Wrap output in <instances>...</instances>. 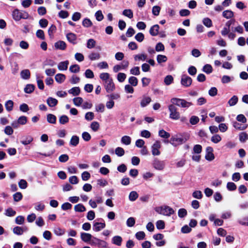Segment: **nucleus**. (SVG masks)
Masks as SVG:
<instances>
[{
  "label": "nucleus",
  "mask_w": 248,
  "mask_h": 248,
  "mask_svg": "<svg viewBox=\"0 0 248 248\" xmlns=\"http://www.w3.org/2000/svg\"><path fill=\"white\" fill-rule=\"evenodd\" d=\"M189 139L188 134H178L171 137L170 143L173 146H177L185 143Z\"/></svg>",
  "instance_id": "obj_1"
},
{
  "label": "nucleus",
  "mask_w": 248,
  "mask_h": 248,
  "mask_svg": "<svg viewBox=\"0 0 248 248\" xmlns=\"http://www.w3.org/2000/svg\"><path fill=\"white\" fill-rule=\"evenodd\" d=\"M155 210L157 213L166 216H170L174 213L172 208L167 205L156 207Z\"/></svg>",
  "instance_id": "obj_2"
},
{
  "label": "nucleus",
  "mask_w": 248,
  "mask_h": 248,
  "mask_svg": "<svg viewBox=\"0 0 248 248\" xmlns=\"http://www.w3.org/2000/svg\"><path fill=\"white\" fill-rule=\"evenodd\" d=\"M169 110L170 112V118L173 120H178L180 117V113L177 111V108L173 105L169 106Z\"/></svg>",
  "instance_id": "obj_3"
},
{
  "label": "nucleus",
  "mask_w": 248,
  "mask_h": 248,
  "mask_svg": "<svg viewBox=\"0 0 248 248\" xmlns=\"http://www.w3.org/2000/svg\"><path fill=\"white\" fill-rule=\"evenodd\" d=\"M161 148V143L156 140L152 146V153L153 155H159L160 154L159 149Z\"/></svg>",
  "instance_id": "obj_4"
},
{
  "label": "nucleus",
  "mask_w": 248,
  "mask_h": 248,
  "mask_svg": "<svg viewBox=\"0 0 248 248\" xmlns=\"http://www.w3.org/2000/svg\"><path fill=\"white\" fill-rule=\"evenodd\" d=\"M104 87L107 93H110L113 92L115 89V85L112 79L107 81L104 83Z\"/></svg>",
  "instance_id": "obj_5"
},
{
  "label": "nucleus",
  "mask_w": 248,
  "mask_h": 248,
  "mask_svg": "<svg viewBox=\"0 0 248 248\" xmlns=\"http://www.w3.org/2000/svg\"><path fill=\"white\" fill-rule=\"evenodd\" d=\"M192 80L191 78L186 75L182 76L181 83L182 85L186 87H189L192 83Z\"/></svg>",
  "instance_id": "obj_6"
},
{
  "label": "nucleus",
  "mask_w": 248,
  "mask_h": 248,
  "mask_svg": "<svg viewBox=\"0 0 248 248\" xmlns=\"http://www.w3.org/2000/svg\"><path fill=\"white\" fill-rule=\"evenodd\" d=\"M153 166L155 169L158 170H162L164 169L165 163L163 161H160L157 158H155L153 162Z\"/></svg>",
  "instance_id": "obj_7"
},
{
  "label": "nucleus",
  "mask_w": 248,
  "mask_h": 248,
  "mask_svg": "<svg viewBox=\"0 0 248 248\" xmlns=\"http://www.w3.org/2000/svg\"><path fill=\"white\" fill-rule=\"evenodd\" d=\"M33 140V138L30 135L24 136L22 137V140L20 141L21 143L26 145L30 144Z\"/></svg>",
  "instance_id": "obj_8"
},
{
  "label": "nucleus",
  "mask_w": 248,
  "mask_h": 248,
  "mask_svg": "<svg viewBox=\"0 0 248 248\" xmlns=\"http://www.w3.org/2000/svg\"><path fill=\"white\" fill-rule=\"evenodd\" d=\"M80 237L83 241L86 243H88L91 240L93 236L90 233L81 232L80 233Z\"/></svg>",
  "instance_id": "obj_9"
},
{
  "label": "nucleus",
  "mask_w": 248,
  "mask_h": 248,
  "mask_svg": "<svg viewBox=\"0 0 248 248\" xmlns=\"http://www.w3.org/2000/svg\"><path fill=\"white\" fill-rule=\"evenodd\" d=\"M54 46L57 49L63 50L66 47V44L64 41H59L55 43Z\"/></svg>",
  "instance_id": "obj_10"
},
{
  "label": "nucleus",
  "mask_w": 248,
  "mask_h": 248,
  "mask_svg": "<svg viewBox=\"0 0 248 248\" xmlns=\"http://www.w3.org/2000/svg\"><path fill=\"white\" fill-rule=\"evenodd\" d=\"M106 226L105 223L95 222L93 225V230L95 232H99L104 229Z\"/></svg>",
  "instance_id": "obj_11"
},
{
  "label": "nucleus",
  "mask_w": 248,
  "mask_h": 248,
  "mask_svg": "<svg viewBox=\"0 0 248 248\" xmlns=\"http://www.w3.org/2000/svg\"><path fill=\"white\" fill-rule=\"evenodd\" d=\"M21 78L25 80L29 79L31 77V73L29 69H24L20 72Z\"/></svg>",
  "instance_id": "obj_12"
},
{
  "label": "nucleus",
  "mask_w": 248,
  "mask_h": 248,
  "mask_svg": "<svg viewBox=\"0 0 248 248\" xmlns=\"http://www.w3.org/2000/svg\"><path fill=\"white\" fill-rule=\"evenodd\" d=\"M66 38L68 41L73 44H76L77 36L73 33H68L66 35Z\"/></svg>",
  "instance_id": "obj_13"
},
{
  "label": "nucleus",
  "mask_w": 248,
  "mask_h": 248,
  "mask_svg": "<svg viewBox=\"0 0 248 248\" xmlns=\"http://www.w3.org/2000/svg\"><path fill=\"white\" fill-rule=\"evenodd\" d=\"M159 29V25L157 24L155 25L150 28L149 32L152 36H156L158 34Z\"/></svg>",
  "instance_id": "obj_14"
},
{
  "label": "nucleus",
  "mask_w": 248,
  "mask_h": 248,
  "mask_svg": "<svg viewBox=\"0 0 248 248\" xmlns=\"http://www.w3.org/2000/svg\"><path fill=\"white\" fill-rule=\"evenodd\" d=\"M12 16L15 20L17 21H19L21 19V12L18 9H15L13 12Z\"/></svg>",
  "instance_id": "obj_15"
},
{
  "label": "nucleus",
  "mask_w": 248,
  "mask_h": 248,
  "mask_svg": "<svg viewBox=\"0 0 248 248\" xmlns=\"http://www.w3.org/2000/svg\"><path fill=\"white\" fill-rule=\"evenodd\" d=\"M151 102V98L149 96H144L140 102V106L144 108Z\"/></svg>",
  "instance_id": "obj_16"
},
{
  "label": "nucleus",
  "mask_w": 248,
  "mask_h": 248,
  "mask_svg": "<svg viewBox=\"0 0 248 248\" xmlns=\"http://www.w3.org/2000/svg\"><path fill=\"white\" fill-rule=\"evenodd\" d=\"M101 56L99 53L92 52L88 55V58L91 61L98 60L100 58Z\"/></svg>",
  "instance_id": "obj_17"
},
{
  "label": "nucleus",
  "mask_w": 248,
  "mask_h": 248,
  "mask_svg": "<svg viewBox=\"0 0 248 248\" xmlns=\"http://www.w3.org/2000/svg\"><path fill=\"white\" fill-rule=\"evenodd\" d=\"M69 64V62L68 61H65L64 62H60L58 65V68L60 70H66L68 68V65Z\"/></svg>",
  "instance_id": "obj_18"
},
{
  "label": "nucleus",
  "mask_w": 248,
  "mask_h": 248,
  "mask_svg": "<svg viewBox=\"0 0 248 248\" xmlns=\"http://www.w3.org/2000/svg\"><path fill=\"white\" fill-rule=\"evenodd\" d=\"M66 77L62 74H57L56 75L55 79L59 83H62L65 80Z\"/></svg>",
  "instance_id": "obj_19"
},
{
  "label": "nucleus",
  "mask_w": 248,
  "mask_h": 248,
  "mask_svg": "<svg viewBox=\"0 0 248 248\" xmlns=\"http://www.w3.org/2000/svg\"><path fill=\"white\" fill-rule=\"evenodd\" d=\"M46 103L50 107H53L57 105L58 101L55 98L49 97L47 98Z\"/></svg>",
  "instance_id": "obj_20"
},
{
  "label": "nucleus",
  "mask_w": 248,
  "mask_h": 248,
  "mask_svg": "<svg viewBox=\"0 0 248 248\" xmlns=\"http://www.w3.org/2000/svg\"><path fill=\"white\" fill-rule=\"evenodd\" d=\"M122 143L125 145H129L131 142V138L128 136H124L121 138Z\"/></svg>",
  "instance_id": "obj_21"
},
{
  "label": "nucleus",
  "mask_w": 248,
  "mask_h": 248,
  "mask_svg": "<svg viewBox=\"0 0 248 248\" xmlns=\"http://www.w3.org/2000/svg\"><path fill=\"white\" fill-rule=\"evenodd\" d=\"M122 238L120 236H115L112 239V242L113 244L120 246L122 244Z\"/></svg>",
  "instance_id": "obj_22"
},
{
  "label": "nucleus",
  "mask_w": 248,
  "mask_h": 248,
  "mask_svg": "<svg viewBox=\"0 0 248 248\" xmlns=\"http://www.w3.org/2000/svg\"><path fill=\"white\" fill-rule=\"evenodd\" d=\"M80 93V88L78 87H75L71 88L68 91V93L74 96H77Z\"/></svg>",
  "instance_id": "obj_23"
},
{
  "label": "nucleus",
  "mask_w": 248,
  "mask_h": 248,
  "mask_svg": "<svg viewBox=\"0 0 248 248\" xmlns=\"http://www.w3.org/2000/svg\"><path fill=\"white\" fill-rule=\"evenodd\" d=\"M134 60L135 61L146 60L147 56L144 53L139 54L134 56Z\"/></svg>",
  "instance_id": "obj_24"
},
{
  "label": "nucleus",
  "mask_w": 248,
  "mask_h": 248,
  "mask_svg": "<svg viewBox=\"0 0 248 248\" xmlns=\"http://www.w3.org/2000/svg\"><path fill=\"white\" fill-rule=\"evenodd\" d=\"M35 89L34 85L31 84H28L26 85L24 88V91L27 93H31L33 92Z\"/></svg>",
  "instance_id": "obj_25"
},
{
  "label": "nucleus",
  "mask_w": 248,
  "mask_h": 248,
  "mask_svg": "<svg viewBox=\"0 0 248 248\" xmlns=\"http://www.w3.org/2000/svg\"><path fill=\"white\" fill-rule=\"evenodd\" d=\"M233 16V12L231 10H225L222 13V16L227 19L231 18Z\"/></svg>",
  "instance_id": "obj_26"
},
{
  "label": "nucleus",
  "mask_w": 248,
  "mask_h": 248,
  "mask_svg": "<svg viewBox=\"0 0 248 248\" xmlns=\"http://www.w3.org/2000/svg\"><path fill=\"white\" fill-rule=\"evenodd\" d=\"M138 197L139 194L138 193L135 191H133L129 193L128 198L130 201L134 202L136 200Z\"/></svg>",
  "instance_id": "obj_27"
},
{
  "label": "nucleus",
  "mask_w": 248,
  "mask_h": 248,
  "mask_svg": "<svg viewBox=\"0 0 248 248\" xmlns=\"http://www.w3.org/2000/svg\"><path fill=\"white\" fill-rule=\"evenodd\" d=\"M238 98L236 95H233L228 102V104L230 106H233L238 102Z\"/></svg>",
  "instance_id": "obj_28"
},
{
  "label": "nucleus",
  "mask_w": 248,
  "mask_h": 248,
  "mask_svg": "<svg viewBox=\"0 0 248 248\" xmlns=\"http://www.w3.org/2000/svg\"><path fill=\"white\" fill-rule=\"evenodd\" d=\"M79 143V138L77 136H73L70 140V144L73 146H76Z\"/></svg>",
  "instance_id": "obj_29"
},
{
  "label": "nucleus",
  "mask_w": 248,
  "mask_h": 248,
  "mask_svg": "<svg viewBox=\"0 0 248 248\" xmlns=\"http://www.w3.org/2000/svg\"><path fill=\"white\" fill-rule=\"evenodd\" d=\"M13 106H14V102L13 101L9 100L6 102L5 104V107L6 108V109L8 111H11L13 110Z\"/></svg>",
  "instance_id": "obj_30"
},
{
  "label": "nucleus",
  "mask_w": 248,
  "mask_h": 248,
  "mask_svg": "<svg viewBox=\"0 0 248 248\" xmlns=\"http://www.w3.org/2000/svg\"><path fill=\"white\" fill-rule=\"evenodd\" d=\"M74 210L76 212H82L86 211V208L83 204L79 203L74 206Z\"/></svg>",
  "instance_id": "obj_31"
},
{
  "label": "nucleus",
  "mask_w": 248,
  "mask_h": 248,
  "mask_svg": "<svg viewBox=\"0 0 248 248\" xmlns=\"http://www.w3.org/2000/svg\"><path fill=\"white\" fill-rule=\"evenodd\" d=\"M99 78L105 82L112 79L110 78L109 74L108 73H101L99 75Z\"/></svg>",
  "instance_id": "obj_32"
},
{
  "label": "nucleus",
  "mask_w": 248,
  "mask_h": 248,
  "mask_svg": "<svg viewBox=\"0 0 248 248\" xmlns=\"http://www.w3.org/2000/svg\"><path fill=\"white\" fill-rule=\"evenodd\" d=\"M54 232L57 236H62L65 233V230L60 227H56L54 229Z\"/></svg>",
  "instance_id": "obj_33"
},
{
  "label": "nucleus",
  "mask_w": 248,
  "mask_h": 248,
  "mask_svg": "<svg viewBox=\"0 0 248 248\" xmlns=\"http://www.w3.org/2000/svg\"><path fill=\"white\" fill-rule=\"evenodd\" d=\"M47 121L50 124H54L56 122V117L52 114H48L47 115Z\"/></svg>",
  "instance_id": "obj_34"
},
{
  "label": "nucleus",
  "mask_w": 248,
  "mask_h": 248,
  "mask_svg": "<svg viewBox=\"0 0 248 248\" xmlns=\"http://www.w3.org/2000/svg\"><path fill=\"white\" fill-rule=\"evenodd\" d=\"M202 71L206 74H209L213 71V68L210 64H205L202 68Z\"/></svg>",
  "instance_id": "obj_35"
},
{
  "label": "nucleus",
  "mask_w": 248,
  "mask_h": 248,
  "mask_svg": "<svg viewBox=\"0 0 248 248\" xmlns=\"http://www.w3.org/2000/svg\"><path fill=\"white\" fill-rule=\"evenodd\" d=\"M74 105L77 107L80 106L83 102V99L80 97H75L73 100Z\"/></svg>",
  "instance_id": "obj_36"
},
{
  "label": "nucleus",
  "mask_w": 248,
  "mask_h": 248,
  "mask_svg": "<svg viewBox=\"0 0 248 248\" xmlns=\"http://www.w3.org/2000/svg\"><path fill=\"white\" fill-rule=\"evenodd\" d=\"M128 82L131 86H136L138 85V80L137 78L132 76L129 78Z\"/></svg>",
  "instance_id": "obj_37"
},
{
  "label": "nucleus",
  "mask_w": 248,
  "mask_h": 248,
  "mask_svg": "<svg viewBox=\"0 0 248 248\" xmlns=\"http://www.w3.org/2000/svg\"><path fill=\"white\" fill-rule=\"evenodd\" d=\"M221 137L218 134H216L213 136L211 138V140L214 143H217L221 140Z\"/></svg>",
  "instance_id": "obj_38"
},
{
  "label": "nucleus",
  "mask_w": 248,
  "mask_h": 248,
  "mask_svg": "<svg viewBox=\"0 0 248 248\" xmlns=\"http://www.w3.org/2000/svg\"><path fill=\"white\" fill-rule=\"evenodd\" d=\"M69 70L72 73H78L80 70V67L78 64L72 65L69 67Z\"/></svg>",
  "instance_id": "obj_39"
},
{
  "label": "nucleus",
  "mask_w": 248,
  "mask_h": 248,
  "mask_svg": "<svg viewBox=\"0 0 248 248\" xmlns=\"http://www.w3.org/2000/svg\"><path fill=\"white\" fill-rule=\"evenodd\" d=\"M156 60L158 63L165 62L167 61V57L165 55H158L156 57Z\"/></svg>",
  "instance_id": "obj_40"
},
{
  "label": "nucleus",
  "mask_w": 248,
  "mask_h": 248,
  "mask_svg": "<svg viewBox=\"0 0 248 248\" xmlns=\"http://www.w3.org/2000/svg\"><path fill=\"white\" fill-rule=\"evenodd\" d=\"M96 45L95 41L93 39H89L87 41V47L89 49L93 48Z\"/></svg>",
  "instance_id": "obj_41"
},
{
  "label": "nucleus",
  "mask_w": 248,
  "mask_h": 248,
  "mask_svg": "<svg viewBox=\"0 0 248 248\" xmlns=\"http://www.w3.org/2000/svg\"><path fill=\"white\" fill-rule=\"evenodd\" d=\"M95 110L97 112H103L105 111V106L102 103L97 104L95 106Z\"/></svg>",
  "instance_id": "obj_42"
},
{
  "label": "nucleus",
  "mask_w": 248,
  "mask_h": 248,
  "mask_svg": "<svg viewBox=\"0 0 248 248\" xmlns=\"http://www.w3.org/2000/svg\"><path fill=\"white\" fill-rule=\"evenodd\" d=\"M123 15L129 18H132L133 16V12L130 9H125L123 12Z\"/></svg>",
  "instance_id": "obj_43"
},
{
  "label": "nucleus",
  "mask_w": 248,
  "mask_h": 248,
  "mask_svg": "<svg viewBox=\"0 0 248 248\" xmlns=\"http://www.w3.org/2000/svg\"><path fill=\"white\" fill-rule=\"evenodd\" d=\"M248 140V134L246 132H242L239 134V140L242 142H245Z\"/></svg>",
  "instance_id": "obj_44"
},
{
  "label": "nucleus",
  "mask_w": 248,
  "mask_h": 248,
  "mask_svg": "<svg viewBox=\"0 0 248 248\" xmlns=\"http://www.w3.org/2000/svg\"><path fill=\"white\" fill-rule=\"evenodd\" d=\"M173 78L171 75L167 76L164 78V83L166 85H169L173 82Z\"/></svg>",
  "instance_id": "obj_45"
},
{
  "label": "nucleus",
  "mask_w": 248,
  "mask_h": 248,
  "mask_svg": "<svg viewBox=\"0 0 248 248\" xmlns=\"http://www.w3.org/2000/svg\"><path fill=\"white\" fill-rule=\"evenodd\" d=\"M115 153L118 156H122L124 154V150L123 148L118 147L115 149Z\"/></svg>",
  "instance_id": "obj_46"
},
{
  "label": "nucleus",
  "mask_w": 248,
  "mask_h": 248,
  "mask_svg": "<svg viewBox=\"0 0 248 248\" xmlns=\"http://www.w3.org/2000/svg\"><path fill=\"white\" fill-rule=\"evenodd\" d=\"M13 232L17 235H21L23 232V229L20 227L16 226L13 228Z\"/></svg>",
  "instance_id": "obj_47"
},
{
  "label": "nucleus",
  "mask_w": 248,
  "mask_h": 248,
  "mask_svg": "<svg viewBox=\"0 0 248 248\" xmlns=\"http://www.w3.org/2000/svg\"><path fill=\"white\" fill-rule=\"evenodd\" d=\"M159 136L163 138L168 139L170 137V134L169 133L162 129L159 131Z\"/></svg>",
  "instance_id": "obj_48"
},
{
  "label": "nucleus",
  "mask_w": 248,
  "mask_h": 248,
  "mask_svg": "<svg viewBox=\"0 0 248 248\" xmlns=\"http://www.w3.org/2000/svg\"><path fill=\"white\" fill-rule=\"evenodd\" d=\"M155 49L157 52L163 51L165 50V46L162 43L159 42L156 45Z\"/></svg>",
  "instance_id": "obj_49"
},
{
  "label": "nucleus",
  "mask_w": 248,
  "mask_h": 248,
  "mask_svg": "<svg viewBox=\"0 0 248 248\" xmlns=\"http://www.w3.org/2000/svg\"><path fill=\"white\" fill-rule=\"evenodd\" d=\"M180 106L183 108H188L190 106L192 105V103L187 102L185 100L182 99L181 101V103L180 104Z\"/></svg>",
  "instance_id": "obj_50"
},
{
  "label": "nucleus",
  "mask_w": 248,
  "mask_h": 248,
  "mask_svg": "<svg viewBox=\"0 0 248 248\" xmlns=\"http://www.w3.org/2000/svg\"><path fill=\"white\" fill-rule=\"evenodd\" d=\"M25 218L23 216H17L15 219L16 223L18 225H21L23 224Z\"/></svg>",
  "instance_id": "obj_51"
},
{
  "label": "nucleus",
  "mask_w": 248,
  "mask_h": 248,
  "mask_svg": "<svg viewBox=\"0 0 248 248\" xmlns=\"http://www.w3.org/2000/svg\"><path fill=\"white\" fill-rule=\"evenodd\" d=\"M130 74L133 75L138 76L140 74V67L136 66L131 69Z\"/></svg>",
  "instance_id": "obj_52"
},
{
  "label": "nucleus",
  "mask_w": 248,
  "mask_h": 248,
  "mask_svg": "<svg viewBox=\"0 0 248 248\" xmlns=\"http://www.w3.org/2000/svg\"><path fill=\"white\" fill-rule=\"evenodd\" d=\"M91 128L93 131H97L99 128V124L97 122L94 121L91 124Z\"/></svg>",
  "instance_id": "obj_53"
},
{
  "label": "nucleus",
  "mask_w": 248,
  "mask_h": 248,
  "mask_svg": "<svg viewBox=\"0 0 248 248\" xmlns=\"http://www.w3.org/2000/svg\"><path fill=\"white\" fill-rule=\"evenodd\" d=\"M126 77V75L123 73H119L117 75V78L120 82H123L124 81Z\"/></svg>",
  "instance_id": "obj_54"
},
{
  "label": "nucleus",
  "mask_w": 248,
  "mask_h": 248,
  "mask_svg": "<svg viewBox=\"0 0 248 248\" xmlns=\"http://www.w3.org/2000/svg\"><path fill=\"white\" fill-rule=\"evenodd\" d=\"M135 236H136V238L139 240H143L145 238V234L144 232H143L142 231H140V232H137L136 233Z\"/></svg>",
  "instance_id": "obj_55"
},
{
  "label": "nucleus",
  "mask_w": 248,
  "mask_h": 248,
  "mask_svg": "<svg viewBox=\"0 0 248 248\" xmlns=\"http://www.w3.org/2000/svg\"><path fill=\"white\" fill-rule=\"evenodd\" d=\"M233 127L238 130H243L246 128V126L235 122L233 124Z\"/></svg>",
  "instance_id": "obj_56"
},
{
  "label": "nucleus",
  "mask_w": 248,
  "mask_h": 248,
  "mask_svg": "<svg viewBox=\"0 0 248 248\" xmlns=\"http://www.w3.org/2000/svg\"><path fill=\"white\" fill-rule=\"evenodd\" d=\"M68 121H69L68 117L65 115H62L59 118V122L60 124H64L68 123Z\"/></svg>",
  "instance_id": "obj_57"
},
{
  "label": "nucleus",
  "mask_w": 248,
  "mask_h": 248,
  "mask_svg": "<svg viewBox=\"0 0 248 248\" xmlns=\"http://www.w3.org/2000/svg\"><path fill=\"white\" fill-rule=\"evenodd\" d=\"M227 188L230 191H233L236 189V186L233 182H228L227 184Z\"/></svg>",
  "instance_id": "obj_58"
},
{
  "label": "nucleus",
  "mask_w": 248,
  "mask_h": 248,
  "mask_svg": "<svg viewBox=\"0 0 248 248\" xmlns=\"http://www.w3.org/2000/svg\"><path fill=\"white\" fill-rule=\"evenodd\" d=\"M156 226L157 229H163L165 228V222L163 220H159L156 222Z\"/></svg>",
  "instance_id": "obj_59"
},
{
  "label": "nucleus",
  "mask_w": 248,
  "mask_h": 248,
  "mask_svg": "<svg viewBox=\"0 0 248 248\" xmlns=\"http://www.w3.org/2000/svg\"><path fill=\"white\" fill-rule=\"evenodd\" d=\"M17 121L20 124L24 125L27 122V118L25 116H22L19 117Z\"/></svg>",
  "instance_id": "obj_60"
},
{
  "label": "nucleus",
  "mask_w": 248,
  "mask_h": 248,
  "mask_svg": "<svg viewBox=\"0 0 248 248\" xmlns=\"http://www.w3.org/2000/svg\"><path fill=\"white\" fill-rule=\"evenodd\" d=\"M161 10L159 6H154L152 8V13L154 16H158Z\"/></svg>",
  "instance_id": "obj_61"
},
{
  "label": "nucleus",
  "mask_w": 248,
  "mask_h": 248,
  "mask_svg": "<svg viewBox=\"0 0 248 248\" xmlns=\"http://www.w3.org/2000/svg\"><path fill=\"white\" fill-rule=\"evenodd\" d=\"M94 115L92 112H88L85 114V118L86 120L90 121L94 119Z\"/></svg>",
  "instance_id": "obj_62"
},
{
  "label": "nucleus",
  "mask_w": 248,
  "mask_h": 248,
  "mask_svg": "<svg viewBox=\"0 0 248 248\" xmlns=\"http://www.w3.org/2000/svg\"><path fill=\"white\" fill-rule=\"evenodd\" d=\"M193 151L194 153L197 154H200L202 151V147L199 144L195 145L193 147Z\"/></svg>",
  "instance_id": "obj_63"
},
{
  "label": "nucleus",
  "mask_w": 248,
  "mask_h": 248,
  "mask_svg": "<svg viewBox=\"0 0 248 248\" xmlns=\"http://www.w3.org/2000/svg\"><path fill=\"white\" fill-rule=\"evenodd\" d=\"M81 17V14L79 12L74 13L72 16V19L74 21L79 20Z\"/></svg>",
  "instance_id": "obj_64"
}]
</instances>
